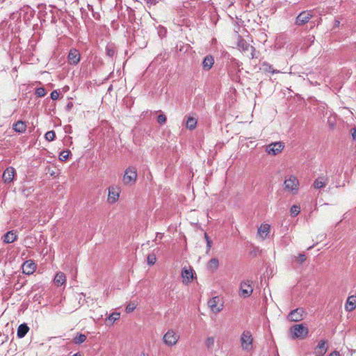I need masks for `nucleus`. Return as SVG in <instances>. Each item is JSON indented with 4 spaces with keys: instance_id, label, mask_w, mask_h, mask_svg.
I'll use <instances>...</instances> for the list:
<instances>
[{
    "instance_id": "9b49d317",
    "label": "nucleus",
    "mask_w": 356,
    "mask_h": 356,
    "mask_svg": "<svg viewBox=\"0 0 356 356\" xmlns=\"http://www.w3.org/2000/svg\"><path fill=\"white\" fill-rule=\"evenodd\" d=\"M312 11H302L296 17V24L298 26L307 23L312 18Z\"/></svg>"
},
{
    "instance_id": "cd10ccee",
    "label": "nucleus",
    "mask_w": 356,
    "mask_h": 356,
    "mask_svg": "<svg viewBox=\"0 0 356 356\" xmlns=\"http://www.w3.org/2000/svg\"><path fill=\"white\" fill-rule=\"evenodd\" d=\"M219 262L218 259L213 258L208 262L207 268L211 270H215L218 268Z\"/></svg>"
},
{
    "instance_id": "473e14b6",
    "label": "nucleus",
    "mask_w": 356,
    "mask_h": 356,
    "mask_svg": "<svg viewBox=\"0 0 356 356\" xmlns=\"http://www.w3.org/2000/svg\"><path fill=\"white\" fill-rule=\"evenodd\" d=\"M35 94L38 97H42L46 95L47 92L44 88L41 87L36 89Z\"/></svg>"
},
{
    "instance_id": "4468645a",
    "label": "nucleus",
    "mask_w": 356,
    "mask_h": 356,
    "mask_svg": "<svg viewBox=\"0 0 356 356\" xmlns=\"http://www.w3.org/2000/svg\"><path fill=\"white\" fill-rule=\"evenodd\" d=\"M69 63L71 65H76L80 61L81 55L79 51L76 49H70L67 56Z\"/></svg>"
},
{
    "instance_id": "37998d69",
    "label": "nucleus",
    "mask_w": 356,
    "mask_h": 356,
    "mask_svg": "<svg viewBox=\"0 0 356 356\" xmlns=\"http://www.w3.org/2000/svg\"><path fill=\"white\" fill-rule=\"evenodd\" d=\"M351 134H352L353 138L356 140V128H353L351 130Z\"/></svg>"
},
{
    "instance_id": "de8ad7c7",
    "label": "nucleus",
    "mask_w": 356,
    "mask_h": 356,
    "mask_svg": "<svg viewBox=\"0 0 356 356\" xmlns=\"http://www.w3.org/2000/svg\"><path fill=\"white\" fill-rule=\"evenodd\" d=\"M146 1L147 3L155 4L156 2V0H146Z\"/></svg>"
},
{
    "instance_id": "7ed1b4c3",
    "label": "nucleus",
    "mask_w": 356,
    "mask_h": 356,
    "mask_svg": "<svg viewBox=\"0 0 356 356\" xmlns=\"http://www.w3.org/2000/svg\"><path fill=\"white\" fill-rule=\"evenodd\" d=\"M237 46L238 49L244 53L250 51V56H248L250 58L252 59L257 58V56L255 54V48L253 46H251L246 40L239 35L238 36Z\"/></svg>"
},
{
    "instance_id": "4be33fe9",
    "label": "nucleus",
    "mask_w": 356,
    "mask_h": 356,
    "mask_svg": "<svg viewBox=\"0 0 356 356\" xmlns=\"http://www.w3.org/2000/svg\"><path fill=\"white\" fill-rule=\"evenodd\" d=\"M327 184V179L323 177H318L314 181L313 186L316 189L324 188Z\"/></svg>"
},
{
    "instance_id": "f8f14e48",
    "label": "nucleus",
    "mask_w": 356,
    "mask_h": 356,
    "mask_svg": "<svg viewBox=\"0 0 356 356\" xmlns=\"http://www.w3.org/2000/svg\"><path fill=\"white\" fill-rule=\"evenodd\" d=\"M304 311L302 308H298L291 311L288 315V319L291 321L298 322L303 318Z\"/></svg>"
},
{
    "instance_id": "423d86ee",
    "label": "nucleus",
    "mask_w": 356,
    "mask_h": 356,
    "mask_svg": "<svg viewBox=\"0 0 356 356\" xmlns=\"http://www.w3.org/2000/svg\"><path fill=\"white\" fill-rule=\"evenodd\" d=\"M240 341L243 350L247 351L252 350L253 338L250 331H244L241 334Z\"/></svg>"
},
{
    "instance_id": "dca6fc26",
    "label": "nucleus",
    "mask_w": 356,
    "mask_h": 356,
    "mask_svg": "<svg viewBox=\"0 0 356 356\" xmlns=\"http://www.w3.org/2000/svg\"><path fill=\"white\" fill-rule=\"evenodd\" d=\"M15 170L13 167L7 168L3 173V179L5 183H10L13 180Z\"/></svg>"
},
{
    "instance_id": "f257e3e1",
    "label": "nucleus",
    "mask_w": 356,
    "mask_h": 356,
    "mask_svg": "<svg viewBox=\"0 0 356 356\" xmlns=\"http://www.w3.org/2000/svg\"><path fill=\"white\" fill-rule=\"evenodd\" d=\"M300 182L295 175H289L284 181V189L291 195H297L299 191Z\"/></svg>"
},
{
    "instance_id": "6e6552de",
    "label": "nucleus",
    "mask_w": 356,
    "mask_h": 356,
    "mask_svg": "<svg viewBox=\"0 0 356 356\" xmlns=\"http://www.w3.org/2000/svg\"><path fill=\"white\" fill-rule=\"evenodd\" d=\"M120 188L118 186H111L108 188L107 201L110 204L115 203L120 197Z\"/></svg>"
},
{
    "instance_id": "a878e982",
    "label": "nucleus",
    "mask_w": 356,
    "mask_h": 356,
    "mask_svg": "<svg viewBox=\"0 0 356 356\" xmlns=\"http://www.w3.org/2000/svg\"><path fill=\"white\" fill-rule=\"evenodd\" d=\"M261 67L262 70L265 72H270L272 74H277L280 72V70H274L272 65L266 62L263 63Z\"/></svg>"
},
{
    "instance_id": "393cba45",
    "label": "nucleus",
    "mask_w": 356,
    "mask_h": 356,
    "mask_svg": "<svg viewBox=\"0 0 356 356\" xmlns=\"http://www.w3.org/2000/svg\"><path fill=\"white\" fill-rule=\"evenodd\" d=\"M29 327L25 323L19 325L17 328V335L19 338H23L29 332Z\"/></svg>"
},
{
    "instance_id": "20e7f679",
    "label": "nucleus",
    "mask_w": 356,
    "mask_h": 356,
    "mask_svg": "<svg viewBox=\"0 0 356 356\" xmlns=\"http://www.w3.org/2000/svg\"><path fill=\"white\" fill-rule=\"evenodd\" d=\"M137 179V170L135 167L130 166L126 169L122 177V181L125 185L131 186Z\"/></svg>"
},
{
    "instance_id": "7c9ffc66",
    "label": "nucleus",
    "mask_w": 356,
    "mask_h": 356,
    "mask_svg": "<svg viewBox=\"0 0 356 356\" xmlns=\"http://www.w3.org/2000/svg\"><path fill=\"white\" fill-rule=\"evenodd\" d=\"M55 137L56 133L54 131H49L44 134V138L48 141H53Z\"/></svg>"
},
{
    "instance_id": "5701e85b",
    "label": "nucleus",
    "mask_w": 356,
    "mask_h": 356,
    "mask_svg": "<svg viewBox=\"0 0 356 356\" xmlns=\"http://www.w3.org/2000/svg\"><path fill=\"white\" fill-rule=\"evenodd\" d=\"M13 128L15 131L22 134L25 132L26 129V124L24 121L19 120L13 124Z\"/></svg>"
},
{
    "instance_id": "c756f323",
    "label": "nucleus",
    "mask_w": 356,
    "mask_h": 356,
    "mask_svg": "<svg viewBox=\"0 0 356 356\" xmlns=\"http://www.w3.org/2000/svg\"><path fill=\"white\" fill-rule=\"evenodd\" d=\"M106 55L111 58L113 57L116 54V50H115V47H113L112 46H107L106 48Z\"/></svg>"
},
{
    "instance_id": "ea45409f",
    "label": "nucleus",
    "mask_w": 356,
    "mask_h": 356,
    "mask_svg": "<svg viewBox=\"0 0 356 356\" xmlns=\"http://www.w3.org/2000/svg\"><path fill=\"white\" fill-rule=\"evenodd\" d=\"M204 238L207 241V249L208 250H210L211 247V243H212V241L209 238V236L207 235V233L204 234Z\"/></svg>"
},
{
    "instance_id": "a18cd8bd",
    "label": "nucleus",
    "mask_w": 356,
    "mask_h": 356,
    "mask_svg": "<svg viewBox=\"0 0 356 356\" xmlns=\"http://www.w3.org/2000/svg\"><path fill=\"white\" fill-rule=\"evenodd\" d=\"M340 24V21L338 19H335L334 22V27H338Z\"/></svg>"
},
{
    "instance_id": "4c0bfd02",
    "label": "nucleus",
    "mask_w": 356,
    "mask_h": 356,
    "mask_svg": "<svg viewBox=\"0 0 356 356\" xmlns=\"http://www.w3.org/2000/svg\"><path fill=\"white\" fill-rule=\"evenodd\" d=\"M136 304L134 302H130L126 307V312L130 313L136 309Z\"/></svg>"
},
{
    "instance_id": "c03bdc74",
    "label": "nucleus",
    "mask_w": 356,
    "mask_h": 356,
    "mask_svg": "<svg viewBox=\"0 0 356 356\" xmlns=\"http://www.w3.org/2000/svg\"><path fill=\"white\" fill-rule=\"evenodd\" d=\"M328 356H340L339 352L334 350Z\"/></svg>"
},
{
    "instance_id": "79ce46f5",
    "label": "nucleus",
    "mask_w": 356,
    "mask_h": 356,
    "mask_svg": "<svg viewBox=\"0 0 356 356\" xmlns=\"http://www.w3.org/2000/svg\"><path fill=\"white\" fill-rule=\"evenodd\" d=\"M306 259V257L305 254H300L299 256H298V261L300 262V263H302L305 261Z\"/></svg>"
},
{
    "instance_id": "e433bc0d",
    "label": "nucleus",
    "mask_w": 356,
    "mask_h": 356,
    "mask_svg": "<svg viewBox=\"0 0 356 356\" xmlns=\"http://www.w3.org/2000/svg\"><path fill=\"white\" fill-rule=\"evenodd\" d=\"M214 341H215L214 338L212 337H210L207 339V340L205 341V344L207 348H211L213 346Z\"/></svg>"
},
{
    "instance_id": "39448f33",
    "label": "nucleus",
    "mask_w": 356,
    "mask_h": 356,
    "mask_svg": "<svg viewBox=\"0 0 356 356\" xmlns=\"http://www.w3.org/2000/svg\"><path fill=\"white\" fill-rule=\"evenodd\" d=\"M179 339V334L174 330H168V332L163 335V343L168 346H173L177 344Z\"/></svg>"
},
{
    "instance_id": "c9c22d12",
    "label": "nucleus",
    "mask_w": 356,
    "mask_h": 356,
    "mask_svg": "<svg viewBox=\"0 0 356 356\" xmlns=\"http://www.w3.org/2000/svg\"><path fill=\"white\" fill-rule=\"evenodd\" d=\"M147 263L149 265H153L156 263V256L155 254H149L148 257H147Z\"/></svg>"
},
{
    "instance_id": "0eeeda50",
    "label": "nucleus",
    "mask_w": 356,
    "mask_h": 356,
    "mask_svg": "<svg viewBox=\"0 0 356 356\" xmlns=\"http://www.w3.org/2000/svg\"><path fill=\"white\" fill-rule=\"evenodd\" d=\"M252 282L250 280L243 281L240 285L239 295L243 298L249 297L253 291Z\"/></svg>"
},
{
    "instance_id": "3c124183",
    "label": "nucleus",
    "mask_w": 356,
    "mask_h": 356,
    "mask_svg": "<svg viewBox=\"0 0 356 356\" xmlns=\"http://www.w3.org/2000/svg\"><path fill=\"white\" fill-rule=\"evenodd\" d=\"M140 356H149V354L145 352V351H143L140 353Z\"/></svg>"
},
{
    "instance_id": "2f4dec72",
    "label": "nucleus",
    "mask_w": 356,
    "mask_h": 356,
    "mask_svg": "<svg viewBox=\"0 0 356 356\" xmlns=\"http://www.w3.org/2000/svg\"><path fill=\"white\" fill-rule=\"evenodd\" d=\"M290 212L292 216H296L300 212V207L298 205H293L291 207Z\"/></svg>"
},
{
    "instance_id": "09e8293b",
    "label": "nucleus",
    "mask_w": 356,
    "mask_h": 356,
    "mask_svg": "<svg viewBox=\"0 0 356 356\" xmlns=\"http://www.w3.org/2000/svg\"><path fill=\"white\" fill-rule=\"evenodd\" d=\"M73 104L72 102H69L67 105V109L69 111L72 107Z\"/></svg>"
},
{
    "instance_id": "603ef678",
    "label": "nucleus",
    "mask_w": 356,
    "mask_h": 356,
    "mask_svg": "<svg viewBox=\"0 0 356 356\" xmlns=\"http://www.w3.org/2000/svg\"><path fill=\"white\" fill-rule=\"evenodd\" d=\"M314 245H312V246L309 247L308 250H310V249L313 248H314Z\"/></svg>"
},
{
    "instance_id": "49530a36",
    "label": "nucleus",
    "mask_w": 356,
    "mask_h": 356,
    "mask_svg": "<svg viewBox=\"0 0 356 356\" xmlns=\"http://www.w3.org/2000/svg\"><path fill=\"white\" fill-rule=\"evenodd\" d=\"M162 237H163V234H161V233H156V240L157 238L161 239Z\"/></svg>"
},
{
    "instance_id": "c85d7f7f",
    "label": "nucleus",
    "mask_w": 356,
    "mask_h": 356,
    "mask_svg": "<svg viewBox=\"0 0 356 356\" xmlns=\"http://www.w3.org/2000/svg\"><path fill=\"white\" fill-rule=\"evenodd\" d=\"M86 340V335L84 334H78L74 338V343L75 344H81L83 343Z\"/></svg>"
},
{
    "instance_id": "9d476101",
    "label": "nucleus",
    "mask_w": 356,
    "mask_h": 356,
    "mask_svg": "<svg viewBox=\"0 0 356 356\" xmlns=\"http://www.w3.org/2000/svg\"><path fill=\"white\" fill-rule=\"evenodd\" d=\"M208 305L211 310L215 314L220 312L222 309L223 307L222 304H220V298L218 296H215L211 298L208 301Z\"/></svg>"
},
{
    "instance_id": "2eb2a0df",
    "label": "nucleus",
    "mask_w": 356,
    "mask_h": 356,
    "mask_svg": "<svg viewBox=\"0 0 356 356\" xmlns=\"http://www.w3.org/2000/svg\"><path fill=\"white\" fill-rule=\"evenodd\" d=\"M22 268L23 273L26 275H31L35 272L36 265L33 261L28 260L22 264Z\"/></svg>"
},
{
    "instance_id": "f3484780",
    "label": "nucleus",
    "mask_w": 356,
    "mask_h": 356,
    "mask_svg": "<svg viewBox=\"0 0 356 356\" xmlns=\"http://www.w3.org/2000/svg\"><path fill=\"white\" fill-rule=\"evenodd\" d=\"M181 277L184 284L190 283L193 279V272L191 268H184L181 271Z\"/></svg>"
},
{
    "instance_id": "412c9836",
    "label": "nucleus",
    "mask_w": 356,
    "mask_h": 356,
    "mask_svg": "<svg viewBox=\"0 0 356 356\" xmlns=\"http://www.w3.org/2000/svg\"><path fill=\"white\" fill-rule=\"evenodd\" d=\"M54 282L57 286L65 284L66 282V277L65 274L62 272H58L56 273L54 280Z\"/></svg>"
},
{
    "instance_id": "8fccbe9b",
    "label": "nucleus",
    "mask_w": 356,
    "mask_h": 356,
    "mask_svg": "<svg viewBox=\"0 0 356 356\" xmlns=\"http://www.w3.org/2000/svg\"><path fill=\"white\" fill-rule=\"evenodd\" d=\"M326 238V234H321L318 238L320 239V241H322L323 238Z\"/></svg>"
},
{
    "instance_id": "58836bf2",
    "label": "nucleus",
    "mask_w": 356,
    "mask_h": 356,
    "mask_svg": "<svg viewBox=\"0 0 356 356\" xmlns=\"http://www.w3.org/2000/svg\"><path fill=\"white\" fill-rule=\"evenodd\" d=\"M166 116L164 114H160L157 117V122L159 124H165L166 122Z\"/></svg>"
},
{
    "instance_id": "a211bd4d",
    "label": "nucleus",
    "mask_w": 356,
    "mask_h": 356,
    "mask_svg": "<svg viewBox=\"0 0 356 356\" xmlns=\"http://www.w3.org/2000/svg\"><path fill=\"white\" fill-rule=\"evenodd\" d=\"M270 227L268 224H261L257 231L258 236L264 240L270 233Z\"/></svg>"
},
{
    "instance_id": "ddd939ff",
    "label": "nucleus",
    "mask_w": 356,
    "mask_h": 356,
    "mask_svg": "<svg viewBox=\"0 0 356 356\" xmlns=\"http://www.w3.org/2000/svg\"><path fill=\"white\" fill-rule=\"evenodd\" d=\"M327 348V341L321 340L315 348L314 354L316 356H323L326 353Z\"/></svg>"
},
{
    "instance_id": "f704fd0d",
    "label": "nucleus",
    "mask_w": 356,
    "mask_h": 356,
    "mask_svg": "<svg viewBox=\"0 0 356 356\" xmlns=\"http://www.w3.org/2000/svg\"><path fill=\"white\" fill-rule=\"evenodd\" d=\"M70 153L69 151H63L59 155V159L62 161H66L69 157Z\"/></svg>"
},
{
    "instance_id": "6ab92c4d",
    "label": "nucleus",
    "mask_w": 356,
    "mask_h": 356,
    "mask_svg": "<svg viewBox=\"0 0 356 356\" xmlns=\"http://www.w3.org/2000/svg\"><path fill=\"white\" fill-rule=\"evenodd\" d=\"M17 238V235L16 232L12 230L8 232L6 234H4L3 241L5 243H11L16 241Z\"/></svg>"
},
{
    "instance_id": "aec40b11",
    "label": "nucleus",
    "mask_w": 356,
    "mask_h": 356,
    "mask_svg": "<svg viewBox=\"0 0 356 356\" xmlns=\"http://www.w3.org/2000/svg\"><path fill=\"white\" fill-rule=\"evenodd\" d=\"M356 308V296H351L348 298L345 309L346 311L351 312Z\"/></svg>"
},
{
    "instance_id": "1a4fd4ad",
    "label": "nucleus",
    "mask_w": 356,
    "mask_h": 356,
    "mask_svg": "<svg viewBox=\"0 0 356 356\" xmlns=\"http://www.w3.org/2000/svg\"><path fill=\"white\" fill-rule=\"evenodd\" d=\"M284 145L282 142L273 143L266 147V152L270 155H277L284 149Z\"/></svg>"
},
{
    "instance_id": "b1692460",
    "label": "nucleus",
    "mask_w": 356,
    "mask_h": 356,
    "mask_svg": "<svg viewBox=\"0 0 356 356\" xmlns=\"http://www.w3.org/2000/svg\"><path fill=\"white\" fill-rule=\"evenodd\" d=\"M214 63V59L211 56H207L202 62V66L204 70H209Z\"/></svg>"
},
{
    "instance_id": "f03ea898",
    "label": "nucleus",
    "mask_w": 356,
    "mask_h": 356,
    "mask_svg": "<svg viewBox=\"0 0 356 356\" xmlns=\"http://www.w3.org/2000/svg\"><path fill=\"white\" fill-rule=\"evenodd\" d=\"M291 337L295 339H305L308 333V327L302 324H296L290 328Z\"/></svg>"
},
{
    "instance_id": "72a5a7b5",
    "label": "nucleus",
    "mask_w": 356,
    "mask_h": 356,
    "mask_svg": "<svg viewBox=\"0 0 356 356\" xmlns=\"http://www.w3.org/2000/svg\"><path fill=\"white\" fill-rule=\"evenodd\" d=\"M120 318V313H118V312H115V313H113L111 314L108 318V321H109L110 322H111L112 323H114L115 321H117L118 319H119Z\"/></svg>"
},
{
    "instance_id": "bb28decb",
    "label": "nucleus",
    "mask_w": 356,
    "mask_h": 356,
    "mask_svg": "<svg viewBox=\"0 0 356 356\" xmlns=\"http://www.w3.org/2000/svg\"><path fill=\"white\" fill-rule=\"evenodd\" d=\"M197 125V119L193 117H188L186 123V127L190 130H193Z\"/></svg>"
},
{
    "instance_id": "a19ab883",
    "label": "nucleus",
    "mask_w": 356,
    "mask_h": 356,
    "mask_svg": "<svg viewBox=\"0 0 356 356\" xmlns=\"http://www.w3.org/2000/svg\"><path fill=\"white\" fill-rule=\"evenodd\" d=\"M59 97V92L57 90H54L51 93V98L53 100H56Z\"/></svg>"
}]
</instances>
